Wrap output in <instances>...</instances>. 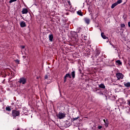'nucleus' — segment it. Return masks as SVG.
<instances>
[{"instance_id":"cd10ccee","label":"nucleus","mask_w":130,"mask_h":130,"mask_svg":"<svg viewBox=\"0 0 130 130\" xmlns=\"http://www.w3.org/2000/svg\"><path fill=\"white\" fill-rule=\"evenodd\" d=\"M6 110H7V111H11V108L7 107L6 108Z\"/></svg>"},{"instance_id":"f03ea898","label":"nucleus","mask_w":130,"mask_h":130,"mask_svg":"<svg viewBox=\"0 0 130 130\" xmlns=\"http://www.w3.org/2000/svg\"><path fill=\"white\" fill-rule=\"evenodd\" d=\"M67 3L68 4L65 6L67 10H68V11H73V8L72 7L71 2L68 1Z\"/></svg>"},{"instance_id":"473e14b6","label":"nucleus","mask_w":130,"mask_h":130,"mask_svg":"<svg viewBox=\"0 0 130 130\" xmlns=\"http://www.w3.org/2000/svg\"><path fill=\"white\" fill-rule=\"evenodd\" d=\"M98 128L99 129H101V128H102V126H99Z\"/></svg>"},{"instance_id":"f704fd0d","label":"nucleus","mask_w":130,"mask_h":130,"mask_svg":"<svg viewBox=\"0 0 130 130\" xmlns=\"http://www.w3.org/2000/svg\"><path fill=\"white\" fill-rule=\"evenodd\" d=\"M22 57H23V58L25 59V58H26V56L24 55L22 56Z\"/></svg>"},{"instance_id":"9b49d317","label":"nucleus","mask_w":130,"mask_h":130,"mask_svg":"<svg viewBox=\"0 0 130 130\" xmlns=\"http://www.w3.org/2000/svg\"><path fill=\"white\" fill-rule=\"evenodd\" d=\"M49 39L51 42H52V41H53V35L52 34L49 35Z\"/></svg>"},{"instance_id":"58836bf2","label":"nucleus","mask_w":130,"mask_h":130,"mask_svg":"<svg viewBox=\"0 0 130 130\" xmlns=\"http://www.w3.org/2000/svg\"><path fill=\"white\" fill-rule=\"evenodd\" d=\"M78 29H79V30H81V28H80V27H79Z\"/></svg>"},{"instance_id":"20e7f679","label":"nucleus","mask_w":130,"mask_h":130,"mask_svg":"<svg viewBox=\"0 0 130 130\" xmlns=\"http://www.w3.org/2000/svg\"><path fill=\"white\" fill-rule=\"evenodd\" d=\"M116 77L117 78L118 80H122L123 79V75L121 73H117Z\"/></svg>"},{"instance_id":"c03bdc74","label":"nucleus","mask_w":130,"mask_h":130,"mask_svg":"<svg viewBox=\"0 0 130 130\" xmlns=\"http://www.w3.org/2000/svg\"><path fill=\"white\" fill-rule=\"evenodd\" d=\"M67 123H69V122H67Z\"/></svg>"},{"instance_id":"c85d7f7f","label":"nucleus","mask_w":130,"mask_h":130,"mask_svg":"<svg viewBox=\"0 0 130 130\" xmlns=\"http://www.w3.org/2000/svg\"><path fill=\"white\" fill-rule=\"evenodd\" d=\"M15 62H16V63H20V60H19V59H16L15 60Z\"/></svg>"},{"instance_id":"f3484780","label":"nucleus","mask_w":130,"mask_h":130,"mask_svg":"<svg viewBox=\"0 0 130 130\" xmlns=\"http://www.w3.org/2000/svg\"><path fill=\"white\" fill-rule=\"evenodd\" d=\"M50 78H51L50 75H46L45 76V80H50Z\"/></svg>"},{"instance_id":"c756f323","label":"nucleus","mask_w":130,"mask_h":130,"mask_svg":"<svg viewBox=\"0 0 130 130\" xmlns=\"http://www.w3.org/2000/svg\"><path fill=\"white\" fill-rule=\"evenodd\" d=\"M127 104H128V105H129V106H130V100H128L127 101Z\"/></svg>"},{"instance_id":"b1692460","label":"nucleus","mask_w":130,"mask_h":130,"mask_svg":"<svg viewBox=\"0 0 130 130\" xmlns=\"http://www.w3.org/2000/svg\"><path fill=\"white\" fill-rule=\"evenodd\" d=\"M126 111L127 112V113L130 112V108L128 107L126 108Z\"/></svg>"},{"instance_id":"f8f14e48","label":"nucleus","mask_w":130,"mask_h":130,"mask_svg":"<svg viewBox=\"0 0 130 130\" xmlns=\"http://www.w3.org/2000/svg\"><path fill=\"white\" fill-rule=\"evenodd\" d=\"M104 122H105V125L106 127L108 126V125L109 124V123L108 122V120L106 119H104Z\"/></svg>"},{"instance_id":"2f4dec72","label":"nucleus","mask_w":130,"mask_h":130,"mask_svg":"<svg viewBox=\"0 0 130 130\" xmlns=\"http://www.w3.org/2000/svg\"><path fill=\"white\" fill-rule=\"evenodd\" d=\"M78 118H79V117H76V118H74L73 120H77V119H78Z\"/></svg>"},{"instance_id":"423d86ee","label":"nucleus","mask_w":130,"mask_h":130,"mask_svg":"<svg viewBox=\"0 0 130 130\" xmlns=\"http://www.w3.org/2000/svg\"><path fill=\"white\" fill-rule=\"evenodd\" d=\"M26 78L22 77L19 79V83H20V84H22L23 85H25V84H26Z\"/></svg>"},{"instance_id":"ea45409f","label":"nucleus","mask_w":130,"mask_h":130,"mask_svg":"<svg viewBox=\"0 0 130 130\" xmlns=\"http://www.w3.org/2000/svg\"><path fill=\"white\" fill-rule=\"evenodd\" d=\"M37 79H39V77H37Z\"/></svg>"},{"instance_id":"7c9ffc66","label":"nucleus","mask_w":130,"mask_h":130,"mask_svg":"<svg viewBox=\"0 0 130 130\" xmlns=\"http://www.w3.org/2000/svg\"><path fill=\"white\" fill-rule=\"evenodd\" d=\"M75 42H79V39H78V38H76L75 39Z\"/></svg>"},{"instance_id":"a878e982","label":"nucleus","mask_w":130,"mask_h":130,"mask_svg":"<svg viewBox=\"0 0 130 130\" xmlns=\"http://www.w3.org/2000/svg\"><path fill=\"white\" fill-rule=\"evenodd\" d=\"M120 27L121 28H124V27H125V24H124V23L121 24Z\"/></svg>"},{"instance_id":"a211bd4d","label":"nucleus","mask_w":130,"mask_h":130,"mask_svg":"<svg viewBox=\"0 0 130 130\" xmlns=\"http://www.w3.org/2000/svg\"><path fill=\"white\" fill-rule=\"evenodd\" d=\"M116 6H117V4L116 3L113 4L111 6V9H114Z\"/></svg>"},{"instance_id":"393cba45","label":"nucleus","mask_w":130,"mask_h":130,"mask_svg":"<svg viewBox=\"0 0 130 130\" xmlns=\"http://www.w3.org/2000/svg\"><path fill=\"white\" fill-rule=\"evenodd\" d=\"M99 94H100V95H103V96H105L106 97V99H107V96L105 95V94H103L102 92H99Z\"/></svg>"},{"instance_id":"39448f33","label":"nucleus","mask_w":130,"mask_h":130,"mask_svg":"<svg viewBox=\"0 0 130 130\" xmlns=\"http://www.w3.org/2000/svg\"><path fill=\"white\" fill-rule=\"evenodd\" d=\"M118 102L120 103V105H124V104H126V103L125 100H124L122 98L119 99L118 100Z\"/></svg>"},{"instance_id":"7ed1b4c3","label":"nucleus","mask_w":130,"mask_h":130,"mask_svg":"<svg viewBox=\"0 0 130 130\" xmlns=\"http://www.w3.org/2000/svg\"><path fill=\"white\" fill-rule=\"evenodd\" d=\"M12 115L14 117H16V116H19V115H20V111L13 110L12 111Z\"/></svg>"},{"instance_id":"4c0bfd02","label":"nucleus","mask_w":130,"mask_h":130,"mask_svg":"<svg viewBox=\"0 0 130 130\" xmlns=\"http://www.w3.org/2000/svg\"><path fill=\"white\" fill-rule=\"evenodd\" d=\"M88 11L90 12V8H88Z\"/></svg>"},{"instance_id":"79ce46f5","label":"nucleus","mask_w":130,"mask_h":130,"mask_svg":"<svg viewBox=\"0 0 130 130\" xmlns=\"http://www.w3.org/2000/svg\"><path fill=\"white\" fill-rule=\"evenodd\" d=\"M115 50H117V49L116 48V49H115Z\"/></svg>"},{"instance_id":"a19ab883","label":"nucleus","mask_w":130,"mask_h":130,"mask_svg":"<svg viewBox=\"0 0 130 130\" xmlns=\"http://www.w3.org/2000/svg\"><path fill=\"white\" fill-rule=\"evenodd\" d=\"M129 114H130V111L128 113Z\"/></svg>"},{"instance_id":"e433bc0d","label":"nucleus","mask_w":130,"mask_h":130,"mask_svg":"<svg viewBox=\"0 0 130 130\" xmlns=\"http://www.w3.org/2000/svg\"><path fill=\"white\" fill-rule=\"evenodd\" d=\"M112 46L114 48H115V47H114V46H113V45H112Z\"/></svg>"},{"instance_id":"2eb2a0df","label":"nucleus","mask_w":130,"mask_h":130,"mask_svg":"<svg viewBox=\"0 0 130 130\" xmlns=\"http://www.w3.org/2000/svg\"><path fill=\"white\" fill-rule=\"evenodd\" d=\"M124 85L125 87L129 88V87H130V82H124Z\"/></svg>"},{"instance_id":"aec40b11","label":"nucleus","mask_w":130,"mask_h":130,"mask_svg":"<svg viewBox=\"0 0 130 130\" xmlns=\"http://www.w3.org/2000/svg\"><path fill=\"white\" fill-rule=\"evenodd\" d=\"M77 14L79 16H81V17L83 16V13H82V11L81 10H79L77 11Z\"/></svg>"},{"instance_id":"37998d69","label":"nucleus","mask_w":130,"mask_h":130,"mask_svg":"<svg viewBox=\"0 0 130 130\" xmlns=\"http://www.w3.org/2000/svg\"><path fill=\"white\" fill-rule=\"evenodd\" d=\"M70 125H71V124H69V126H70Z\"/></svg>"},{"instance_id":"c9c22d12","label":"nucleus","mask_w":130,"mask_h":130,"mask_svg":"<svg viewBox=\"0 0 130 130\" xmlns=\"http://www.w3.org/2000/svg\"><path fill=\"white\" fill-rule=\"evenodd\" d=\"M84 40H86V36H84Z\"/></svg>"},{"instance_id":"5701e85b","label":"nucleus","mask_w":130,"mask_h":130,"mask_svg":"<svg viewBox=\"0 0 130 130\" xmlns=\"http://www.w3.org/2000/svg\"><path fill=\"white\" fill-rule=\"evenodd\" d=\"M121 3H122V0H118L116 2L117 5H119V4H121Z\"/></svg>"},{"instance_id":"6ab92c4d","label":"nucleus","mask_w":130,"mask_h":130,"mask_svg":"<svg viewBox=\"0 0 130 130\" xmlns=\"http://www.w3.org/2000/svg\"><path fill=\"white\" fill-rule=\"evenodd\" d=\"M71 75L72 76V78L73 79H74L75 77H76V74L75 73V71H73L72 73H71Z\"/></svg>"},{"instance_id":"1a4fd4ad","label":"nucleus","mask_w":130,"mask_h":130,"mask_svg":"<svg viewBox=\"0 0 130 130\" xmlns=\"http://www.w3.org/2000/svg\"><path fill=\"white\" fill-rule=\"evenodd\" d=\"M85 23L87 24V25H89L90 24V19H89L88 17H85L84 19Z\"/></svg>"},{"instance_id":"4468645a","label":"nucleus","mask_w":130,"mask_h":130,"mask_svg":"<svg viewBox=\"0 0 130 130\" xmlns=\"http://www.w3.org/2000/svg\"><path fill=\"white\" fill-rule=\"evenodd\" d=\"M20 48L21 49V52L22 53V54H24V53H23V51H25V46H21Z\"/></svg>"},{"instance_id":"72a5a7b5","label":"nucleus","mask_w":130,"mask_h":130,"mask_svg":"<svg viewBox=\"0 0 130 130\" xmlns=\"http://www.w3.org/2000/svg\"><path fill=\"white\" fill-rule=\"evenodd\" d=\"M128 27H130V22H128Z\"/></svg>"},{"instance_id":"dca6fc26","label":"nucleus","mask_w":130,"mask_h":130,"mask_svg":"<svg viewBox=\"0 0 130 130\" xmlns=\"http://www.w3.org/2000/svg\"><path fill=\"white\" fill-rule=\"evenodd\" d=\"M99 87L100 88H101L102 89H105V85L103 83H101L99 85Z\"/></svg>"},{"instance_id":"9d476101","label":"nucleus","mask_w":130,"mask_h":130,"mask_svg":"<svg viewBox=\"0 0 130 130\" xmlns=\"http://www.w3.org/2000/svg\"><path fill=\"white\" fill-rule=\"evenodd\" d=\"M20 26L21 28H24V27H26V22L25 21H21L20 23Z\"/></svg>"},{"instance_id":"6e6552de","label":"nucleus","mask_w":130,"mask_h":130,"mask_svg":"<svg viewBox=\"0 0 130 130\" xmlns=\"http://www.w3.org/2000/svg\"><path fill=\"white\" fill-rule=\"evenodd\" d=\"M67 78H72V76H71V74H70V73H68L66 74V75H65L64 77V82H67Z\"/></svg>"},{"instance_id":"ddd939ff","label":"nucleus","mask_w":130,"mask_h":130,"mask_svg":"<svg viewBox=\"0 0 130 130\" xmlns=\"http://www.w3.org/2000/svg\"><path fill=\"white\" fill-rule=\"evenodd\" d=\"M22 14H27L28 13V9L26 8H23L22 11Z\"/></svg>"},{"instance_id":"0eeeda50","label":"nucleus","mask_w":130,"mask_h":130,"mask_svg":"<svg viewBox=\"0 0 130 130\" xmlns=\"http://www.w3.org/2000/svg\"><path fill=\"white\" fill-rule=\"evenodd\" d=\"M121 89H122V86L120 85H118L116 86V92H120L121 91Z\"/></svg>"},{"instance_id":"412c9836","label":"nucleus","mask_w":130,"mask_h":130,"mask_svg":"<svg viewBox=\"0 0 130 130\" xmlns=\"http://www.w3.org/2000/svg\"><path fill=\"white\" fill-rule=\"evenodd\" d=\"M116 63H117V64H119V66L122 64V62H121V61H120L119 60L116 61Z\"/></svg>"},{"instance_id":"bb28decb","label":"nucleus","mask_w":130,"mask_h":130,"mask_svg":"<svg viewBox=\"0 0 130 130\" xmlns=\"http://www.w3.org/2000/svg\"><path fill=\"white\" fill-rule=\"evenodd\" d=\"M14 2H17V0H10L9 1V4H12V3H14Z\"/></svg>"},{"instance_id":"4be33fe9","label":"nucleus","mask_w":130,"mask_h":130,"mask_svg":"<svg viewBox=\"0 0 130 130\" xmlns=\"http://www.w3.org/2000/svg\"><path fill=\"white\" fill-rule=\"evenodd\" d=\"M101 36H102V38H103V39H106L107 38V37L104 35V33H103V32L101 33Z\"/></svg>"},{"instance_id":"f257e3e1","label":"nucleus","mask_w":130,"mask_h":130,"mask_svg":"<svg viewBox=\"0 0 130 130\" xmlns=\"http://www.w3.org/2000/svg\"><path fill=\"white\" fill-rule=\"evenodd\" d=\"M57 117L59 119H63L66 117V114L64 112H59L58 114L57 115Z\"/></svg>"}]
</instances>
